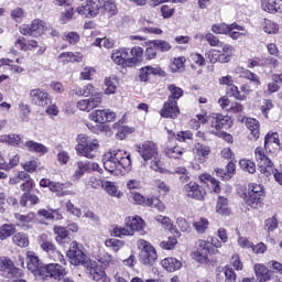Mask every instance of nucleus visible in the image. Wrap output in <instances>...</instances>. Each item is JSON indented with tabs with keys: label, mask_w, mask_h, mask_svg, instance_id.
I'll list each match as a JSON object with an SVG mask.
<instances>
[{
	"label": "nucleus",
	"mask_w": 282,
	"mask_h": 282,
	"mask_svg": "<svg viewBox=\"0 0 282 282\" xmlns=\"http://www.w3.org/2000/svg\"><path fill=\"white\" fill-rule=\"evenodd\" d=\"M29 98L32 102V105H35V107H41L42 109H45L47 105H52L53 98L52 95H50V91L45 88H33L29 93Z\"/></svg>",
	"instance_id": "nucleus-18"
},
{
	"label": "nucleus",
	"mask_w": 282,
	"mask_h": 282,
	"mask_svg": "<svg viewBox=\"0 0 282 282\" xmlns=\"http://www.w3.org/2000/svg\"><path fill=\"white\" fill-rule=\"evenodd\" d=\"M91 171V162H77V170L75 171L73 177L74 180H80L83 175Z\"/></svg>",
	"instance_id": "nucleus-48"
},
{
	"label": "nucleus",
	"mask_w": 282,
	"mask_h": 282,
	"mask_svg": "<svg viewBox=\"0 0 282 282\" xmlns=\"http://www.w3.org/2000/svg\"><path fill=\"white\" fill-rule=\"evenodd\" d=\"M193 226L199 235H204L206 230H208V226H210V221H208V218L200 217L198 220L193 223Z\"/></svg>",
	"instance_id": "nucleus-56"
},
{
	"label": "nucleus",
	"mask_w": 282,
	"mask_h": 282,
	"mask_svg": "<svg viewBox=\"0 0 282 282\" xmlns=\"http://www.w3.org/2000/svg\"><path fill=\"white\" fill-rule=\"evenodd\" d=\"M29 202L31 206L41 204V199L36 196V194H32V192L23 193L20 197V206H22V208H26Z\"/></svg>",
	"instance_id": "nucleus-41"
},
{
	"label": "nucleus",
	"mask_w": 282,
	"mask_h": 282,
	"mask_svg": "<svg viewBox=\"0 0 282 282\" xmlns=\"http://www.w3.org/2000/svg\"><path fill=\"white\" fill-rule=\"evenodd\" d=\"M240 76L256 85V87H259V85H261V79L259 78V75L252 73V70L248 68H241Z\"/></svg>",
	"instance_id": "nucleus-50"
},
{
	"label": "nucleus",
	"mask_w": 282,
	"mask_h": 282,
	"mask_svg": "<svg viewBox=\"0 0 282 282\" xmlns=\"http://www.w3.org/2000/svg\"><path fill=\"white\" fill-rule=\"evenodd\" d=\"M223 272L225 274V282H237V273L230 264H226L223 268Z\"/></svg>",
	"instance_id": "nucleus-60"
},
{
	"label": "nucleus",
	"mask_w": 282,
	"mask_h": 282,
	"mask_svg": "<svg viewBox=\"0 0 282 282\" xmlns=\"http://www.w3.org/2000/svg\"><path fill=\"white\" fill-rule=\"evenodd\" d=\"M144 58V48L141 46H133L131 50L127 47H121L116 50L111 54V61L116 65H119L121 69H129L131 67H137L140 65Z\"/></svg>",
	"instance_id": "nucleus-1"
},
{
	"label": "nucleus",
	"mask_w": 282,
	"mask_h": 282,
	"mask_svg": "<svg viewBox=\"0 0 282 282\" xmlns=\"http://www.w3.org/2000/svg\"><path fill=\"white\" fill-rule=\"evenodd\" d=\"M184 151H185L184 148L176 144V145H173V147H166L164 149V154L170 160H182V158L184 155Z\"/></svg>",
	"instance_id": "nucleus-37"
},
{
	"label": "nucleus",
	"mask_w": 282,
	"mask_h": 282,
	"mask_svg": "<svg viewBox=\"0 0 282 282\" xmlns=\"http://www.w3.org/2000/svg\"><path fill=\"white\" fill-rule=\"evenodd\" d=\"M67 264L48 263L45 265L44 275L41 281H47V279H54V281H63L69 274V270L65 268Z\"/></svg>",
	"instance_id": "nucleus-16"
},
{
	"label": "nucleus",
	"mask_w": 282,
	"mask_h": 282,
	"mask_svg": "<svg viewBox=\"0 0 282 282\" xmlns=\"http://www.w3.org/2000/svg\"><path fill=\"white\" fill-rule=\"evenodd\" d=\"M24 147L30 153H37V155H45L50 151L47 147H45V144L36 142L34 140L26 141L24 143Z\"/></svg>",
	"instance_id": "nucleus-35"
},
{
	"label": "nucleus",
	"mask_w": 282,
	"mask_h": 282,
	"mask_svg": "<svg viewBox=\"0 0 282 282\" xmlns=\"http://www.w3.org/2000/svg\"><path fill=\"white\" fill-rule=\"evenodd\" d=\"M216 176L219 177L223 182H230L235 174L237 173V164L235 162L229 161L225 166V170L221 167L215 169Z\"/></svg>",
	"instance_id": "nucleus-25"
},
{
	"label": "nucleus",
	"mask_w": 282,
	"mask_h": 282,
	"mask_svg": "<svg viewBox=\"0 0 282 282\" xmlns=\"http://www.w3.org/2000/svg\"><path fill=\"white\" fill-rule=\"evenodd\" d=\"M160 12L163 19H171L175 14V7L172 4H163L160 8Z\"/></svg>",
	"instance_id": "nucleus-64"
},
{
	"label": "nucleus",
	"mask_w": 282,
	"mask_h": 282,
	"mask_svg": "<svg viewBox=\"0 0 282 282\" xmlns=\"http://www.w3.org/2000/svg\"><path fill=\"white\" fill-rule=\"evenodd\" d=\"M263 31L265 32V34H278L279 24H276L272 20L264 19Z\"/></svg>",
	"instance_id": "nucleus-62"
},
{
	"label": "nucleus",
	"mask_w": 282,
	"mask_h": 282,
	"mask_svg": "<svg viewBox=\"0 0 282 282\" xmlns=\"http://www.w3.org/2000/svg\"><path fill=\"white\" fill-rule=\"evenodd\" d=\"M100 12L108 17H116V14H118V7H116L113 0H101Z\"/></svg>",
	"instance_id": "nucleus-38"
},
{
	"label": "nucleus",
	"mask_w": 282,
	"mask_h": 282,
	"mask_svg": "<svg viewBox=\"0 0 282 282\" xmlns=\"http://www.w3.org/2000/svg\"><path fill=\"white\" fill-rule=\"evenodd\" d=\"M87 271L89 273V278L93 281H101V282H111V278L107 275V272L105 271V267L101 264H98L96 261H90L87 264Z\"/></svg>",
	"instance_id": "nucleus-21"
},
{
	"label": "nucleus",
	"mask_w": 282,
	"mask_h": 282,
	"mask_svg": "<svg viewBox=\"0 0 282 282\" xmlns=\"http://www.w3.org/2000/svg\"><path fill=\"white\" fill-rule=\"evenodd\" d=\"M107 110H95L89 115L90 120L93 122H97L98 124H105Z\"/></svg>",
	"instance_id": "nucleus-59"
},
{
	"label": "nucleus",
	"mask_w": 282,
	"mask_h": 282,
	"mask_svg": "<svg viewBox=\"0 0 282 282\" xmlns=\"http://www.w3.org/2000/svg\"><path fill=\"white\" fill-rule=\"evenodd\" d=\"M265 151V145L263 148L257 147L254 150V159L260 174L264 177H271L272 173H274V163H272V160H270Z\"/></svg>",
	"instance_id": "nucleus-9"
},
{
	"label": "nucleus",
	"mask_w": 282,
	"mask_h": 282,
	"mask_svg": "<svg viewBox=\"0 0 282 282\" xmlns=\"http://www.w3.org/2000/svg\"><path fill=\"white\" fill-rule=\"evenodd\" d=\"M48 191L54 193L56 197H65L66 195H69V192L67 191V184L61 182L53 181Z\"/></svg>",
	"instance_id": "nucleus-43"
},
{
	"label": "nucleus",
	"mask_w": 282,
	"mask_h": 282,
	"mask_svg": "<svg viewBox=\"0 0 282 282\" xmlns=\"http://www.w3.org/2000/svg\"><path fill=\"white\" fill-rule=\"evenodd\" d=\"M105 94L107 96H111L113 94H116L117 89H118V78L117 77H106L105 78Z\"/></svg>",
	"instance_id": "nucleus-47"
},
{
	"label": "nucleus",
	"mask_w": 282,
	"mask_h": 282,
	"mask_svg": "<svg viewBox=\"0 0 282 282\" xmlns=\"http://www.w3.org/2000/svg\"><path fill=\"white\" fill-rule=\"evenodd\" d=\"M227 94L235 98V100L243 101L246 100V95H241V91L239 90V87L237 85L231 84L227 90Z\"/></svg>",
	"instance_id": "nucleus-63"
},
{
	"label": "nucleus",
	"mask_w": 282,
	"mask_h": 282,
	"mask_svg": "<svg viewBox=\"0 0 282 282\" xmlns=\"http://www.w3.org/2000/svg\"><path fill=\"white\" fill-rule=\"evenodd\" d=\"M183 194L187 199H194V202H206L208 192L206 187L198 184L196 181H189L183 186Z\"/></svg>",
	"instance_id": "nucleus-14"
},
{
	"label": "nucleus",
	"mask_w": 282,
	"mask_h": 282,
	"mask_svg": "<svg viewBox=\"0 0 282 282\" xmlns=\"http://www.w3.org/2000/svg\"><path fill=\"white\" fill-rule=\"evenodd\" d=\"M140 253H139V261L143 265H153L155 261H158V251H155V247L151 245V242L140 239L137 243Z\"/></svg>",
	"instance_id": "nucleus-10"
},
{
	"label": "nucleus",
	"mask_w": 282,
	"mask_h": 282,
	"mask_svg": "<svg viewBox=\"0 0 282 282\" xmlns=\"http://www.w3.org/2000/svg\"><path fill=\"white\" fill-rule=\"evenodd\" d=\"M14 217L18 221V226L20 228H25L26 230H30V228H32V224L36 221V213L34 212H29L26 215L14 214Z\"/></svg>",
	"instance_id": "nucleus-30"
},
{
	"label": "nucleus",
	"mask_w": 282,
	"mask_h": 282,
	"mask_svg": "<svg viewBox=\"0 0 282 282\" xmlns=\"http://www.w3.org/2000/svg\"><path fill=\"white\" fill-rule=\"evenodd\" d=\"M126 226L129 230H132V237L135 232H142L147 228V223L140 216H130L126 218Z\"/></svg>",
	"instance_id": "nucleus-28"
},
{
	"label": "nucleus",
	"mask_w": 282,
	"mask_h": 282,
	"mask_svg": "<svg viewBox=\"0 0 282 282\" xmlns=\"http://www.w3.org/2000/svg\"><path fill=\"white\" fill-rule=\"evenodd\" d=\"M151 76H166V72L162 69V67H153L151 65L143 66L139 69V80L140 83H149L151 80Z\"/></svg>",
	"instance_id": "nucleus-23"
},
{
	"label": "nucleus",
	"mask_w": 282,
	"mask_h": 282,
	"mask_svg": "<svg viewBox=\"0 0 282 282\" xmlns=\"http://www.w3.org/2000/svg\"><path fill=\"white\" fill-rule=\"evenodd\" d=\"M239 166L241 171L250 173V175H254V173H257V163L250 159H241L239 161Z\"/></svg>",
	"instance_id": "nucleus-51"
},
{
	"label": "nucleus",
	"mask_w": 282,
	"mask_h": 282,
	"mask_svg": "<svg viewBox=\"0 0 282 282\" xmlns=\"http://www.w3.org/2000/svg\"><path fill=\"white\" fill-rule=\"evenodd\" d=\"M171 236L167 237V240H163L160 242V248L162 250H175V246H177V239L182 237V234L177 228H170Z\"/></svg>",
	"instance_id": "nucleus-29"
},
{
	"label": "nucleus",
	"mask_w": 282,
	"mask_h": 282,
	"mask_svg": "<svg viewBox=\"0 0 282 282\" xmlns=\"http://www.w3.org/2000/svg\"><path fill=\"white\" fill-rule=\"evenodd\" d=\"M161 118H167L170 120H177L181 111L180 106L177 105V101H173L171 99H167L161 110L159 111Z\"/></svg>",
	"instance_id": "nucleus-22"
},
{
	"label": "nucleus",
	"mask_w": 282,
	"mask_h": 282,
	"mask_svg": "<svg viewBox=\"0 0 282 282\" xmlns=\"http://www.w3.org/2000/svg\"><path fill=\"white\" fill-rule=\"evenodd\" d=\"M167 91L170 94L167 97V100L177 102L180 98L184 97V89H182L180 86L175 84L167 85Z\"/></svg>",
	"instance_id": "nucleus-42"
},
{
	"label": "nucleus",
	"mask_w": 282,
	"mask_h": 282,
	"mask_svg": "<svg viewBox=\"0 0 282 282\" xmlns=\"http://www.w3.org/2000/svg\"><path fill=\"white\" fill-rule=\"evenodd\" d=\"M19 200L14 196H9L6 192H0V214L6 213V206H17Z\"/></svg>",
	"instance_id": "nucleus-40"
},
{
	"label": "nucleus",
	"mask_w": 282,
	"mask_h": 282,
	"mask_svg": "<svg viewBox=\"0 0 282 282\" xmlns=\"http://www.w3.org/2000/svg\"><path fill=\"white\" fill-rule=\"evenodd\" d=\"M196 155H198V162L200 164H204L206 160H208V156L210 155V147L203 144V143H196L195 145Z\"/></svg>",
	"instance_id": "nucleus-44"
},
{
	"label": "nucleus",
	"mask_w": 282,
	"mask_h": 282,
	"mask_svg": "<svg viewBox=\"0 0 282 282\" xmlns=\"http://www.w3.org/2000/svg\"><path fill=\"white\" fill-rule=\"evenodd\" d=\"M19 32L22 36H32V39H41L45 36L47 32V22L39 18L31 21L29 24H21L19 26Z\"/></svg>",
	"instance_id": "nucleus-7"
},
{
	"label": "nucleus",
	"mask_w": 282,
	"mask_h": 282,
	"mask_svg": "<svg viewBox=\"0 0 282 282\" xmlns=\"http://www.w3.org/2000/svg\"><path fill=\"white\" fill-rule=\"evenodd\" d=\"M106 248H111L113 252H120L124 248V241L116 238H108L105 241Z\"/></svg>",
	"instance_id": "nucleus-55"
},
{
	"label": "nucleus",
	"mask_w": 282,
	"mask_h": 282,
	"mask_svg": "<svg viewBox=\"0 0 282 282\" xmlns=\"http://www.w3.org/2000/svg\"><path fill=\"white\" fill-rule=\"evenodd\" d=\"M145 208H154L159 213H164L166 210V205L160 199V196H149Z\"/></svg>",
	"instance_id": "nucleus-39"
},
{
	"label": "nucleus",
	"mask_w": 282,
	"mask_h": 282,
	"mask_svg": "<svg viewBox=\"0 0 282 282\" xmlns=\"http://www.w3.org/2000/svg\"><path fill=\"white\" fill-rule=\"evenodd\" d=\"M110 235L111 237H118L119 239H122V237H133L132 230H130L127 227H120V226H115Z\"/></svg>",
	"instance_id": "nucleus-57"
},
{
	"label": "nucleus",
	"mask_w": 282,
	"mask_h": 282,
	"mask_svg": "<svg viewBox=\"0 0 282 282\" xmlns=\"http://www.w3.org/2000/svg\"><path fill=\"white\" fill-rule=\"evenodd\" d=\"M14 47L19 50V52H34L36 51V56H43L45 52H47V46L46 45H39V41L35 39H25V36H18V39L14 42Z\"/></svg>",
	"instance_id": "nucleus-13"
},
{
	"label": "nucleus",
	"mask_w": 282,
	"mask_h": 282,
	"mask_svg": "<svg viewBox=\"0 0 282 282\" xmlns=\"http://www.w3.org/2000/svg\"><path fill=\"white\" fill-rule=\"evenodd\" d=\"M37 243L42 250V252L46 253L47 259L50 261H54L55 263H62V265H67V260H65V256L58 250L54 240L50 238L46 234H42L37 237Z\"/></svg>",
	"instance_id": "nucleus-5"
},
{
	"label": "nucleus",
	"mask_w": 282,
	"mask_h": 282,
	"mask_svg": "<svg viewBox=\"0 0 282 282\" xmlns=\"http://www.w3.org/2000/svg\"><path fill=\"white\" fill-rule=\"evenodd\" d=\"M260 8L263 12L269 14H276L282 12V3L279 0H260Z\"/></svg>",
	"instance_id": "nucleus-32"
},
{
	"label": "nucleus",
	"mask_w": 282,
	"mask_h": 282,
	"mask_svg": "<svg viewBox=\"0 0 282 282\" xmlns=\"http://www.w3.org/2000/svg\"><path fill=\"white\" fill-rule=\"evenodd\" d=\"M279 228V218L276 215H273L271 218L264 220V230L270 235V232H274Z\"/></svg>",
	"instance_id": "nucleus-58"
},
{
	"label": "nucleus",
	"mask_w": 282,
	"mask_h": 282,
	"mask_svg": "<svg viewBox=\"0 0 282 282\" xmlns=\"http://www.w3.org/2000/svg\"><path fill=\"white\" fill-rule=\"evenodd\" d=\"M0 276L4 279H23L25 272L14 265V261L9 257H0Z\"/></svg>",
	"instance_id": "nucleus-12"
},
{
	"label": "nucleus",
	"mask_w": 282,
	"mask_h": 282,
	"mask_svg": "<svg viewBox=\"0 0 282 282\" xmlns=\"http://www.w3.org/2000/svg\"><path fill=\"white\" fill-rule=\"evenodd\" d=\"M12 242L14 246H18V248H28V246H30V237H28L25 232H17L13 234Z\"/></svg>",
	"instance_id": "nucleus-46"
},
{
	"label": "nucleus",
	"mask_w": 282,
	"mask_h": 282,
	"mask_svg": "<svg viewBox=\"0 0 282 282\" xmlns=\"http://www.w3.org/2000/svg\"><path fill=\"white\" fill-rule=\"evenodd\" d=\"M104 169L110 175H119L120 169H123L124 173H129L132 169L131 154L120 149L111 151L109 159L104 161Z\"/></svg>",
	"instance_id": "nucleus-2"
},
{
	"label": "nucleus",
	"mask_w": 282,
	"mask_h": 282,
	"mask_svg": "<svg viewBox=\"0 0 282 282\" xmlns=\"http://www.w3.org/2000/svg\"><path fill=\"white\" fill-rule=\"evenodd\" d=\"M230 30H238V32H243L246 28L243 25H239L237 22H234L231 24L217 23L212 25V32L214 34H225L226 36H228Z\"/></svg>",
	"instance_id": "nucleus-27"
},
{
	"label": "nucleus",
	"mask_w": 282,
	"mask_h": 282,
	"mask_svg": "<svg viewBox=\"0 0 282 282\" xmlns=\"http://www.w3.org/2000/svg\"><path fill=\"white\" fill-rule=\"evenodd\" d=\"M199 250L192 252V259L197 263H210L208 254H219L221 241L217 237H208L207 240H200Z\"/></svg>",
	"instance_id": "nucleus-4"
},
{
	"label": "nucleus",
	"mask_w": 282,
	"mask_h": 282,
	"mask_svg": "<svg viewBox=\"0 0 282 282\" xmlns=\"http://www.w3.org/2000/svg\"><path fill=\"white\" fill-rule=\"evenodd\" d=\"M98 149H100V143L97 139H91L87 134L77 135L75 150L77 151V155H80V158L94 160V158H96L95 153Z\"/></svg>",
	"instance_id": "nucleus-6"
},
{
	"label": "nucleus",
	"mask_w": 282,
	"mask_h": 282,
	"mask_svg": "<svg viewBox=\"0 0 282 282\" xmlns=\"http://www.w3.org/2000/svg\"><path fill=\"white\" fill-rule=\"evenodd\" d=\"M238 121L247 127L253 140H259L261 135V123L259 120L250 117H240Z\"/></svg>",
	"instance_id": "nucleus-24"
},
{
	"label": "nucleus",
	"mask_w": 282,
	"mask_h": 282,
	"mask_svg": "<svg viewBox=\"0 0 282 282\" xmlns=\"http://www.w3.org/2000/svg\"><path fill=\"white\" fill-rule=\"evenodd\" d=\"M253 272L258 282L272 281V271H270V269L262 263H256L253 267Z\"/></svg>",
	"instance_id": "nucleus-31"
},
{
	"label": "nucleus",
	"mask_w": 282,
	"mask_h": 282,
	"mask_svg": "<svg viewBox=\"0 0 282 282\" xmlns=\"http://www.w3.org/2000/svg\"><path fill=\"white\" fill-rule=\"evenodd\" d=\"M100 8H102V0H88L86 1V6L82 4L77 7L75 12L86 19H94V17L100 14Z\"/></svg>",
	"instance_id": "nucleus-19"
},
{
	"label": "nucleus",
	"mask_w": 282,
	"mask_h": 282,
	"mask_svg": "<svg viewBox=\"0 0 282 282\" xmlns=\"http://www.w3.org/2000/svg\"><path fill=\"white\" fill-rule=\"evenodd\" d=\"M209 127L214 129L212 133H220L221 131H228L232 129L235 120L229 115H224L221 112H210L208 115Z\"/></svg>",
	"instance_id": "nucleus-8"
},
{
	"label": "nucleus",
	"mask_w": 282,
	"mask_h": 282,
	"mask_svg": "<svg viewBox=\"0 0 282 282\" xmlns=\"http://www.w3.org/2000/svg\"><path fill=\"white\" fill-rule=\"evenodd\" d=\"M45 265L36 252L26 251V268L35 279L41 280L45 275Z\"/></svg>",
	"instance_id": "nucleus-15"
},
{
	"label": "nucleus",
	"mask_w": 282,
	"mask_h": 282,
	"mask_svg": "<svg viewBox=\"0 0 282 282\" xmlns=\"http://www.w3.org/2000/svg\"><path fill=\"white\" fill-rule=\"evenodd\" d=\"M198 182H200V184H204L205 186L210 184L212 193H215L216 195H219V193H221V182L215 178V176L210 175V173H200L198 175Z\"/></svg>",
	"instance_id": "nucleus-26"
},
{
	"label": "nucleus",
	"mask_w": 282,
	"mask_h": 282,
	"mask_svg": "<svg viewBox=\"0 0 282 282\" xmlns=\"http://www.w3.org/2000/svg\"><path fill=\"white\" fill-rule=\"evenodd\" d=\"M88 105L90 107V111H94V109L102 106V94L97 93L93 95L90 98H88Z\"/></svg>",
	"instance_id": "nucleus-61"
},
{
	"label": "nucleus",
	"mask_w": 282,
	"mask_h": 282,
	"mask_svg": "<svg viewBox=\"0 0 282 282\" xmlns=\"http://www.w3.org/2000/svg\"><path fill=\"white\" fill-rule=\"evenodd\" d=\"M189 63L192 69H195L196 67H204V65H206V58L199 53H191Z\"/></svg>",
	"instance_id": "nucleus-53"
},
{
	"label": "nucleus",
	"mask_w": 282,
	"mask_h": 282,
	"mask_svg": "<svg viewBox=\"0 0 282 282\" xmlns=\"http://www.w3.org/2000/svg\"><path fill=\"white\" fill-rule=\"evenodd\" d=\"M53 232L55 235V241L58 246H65L69 241V230L64 226H54Z\"/></svg>",
	"instance_id": "nucleus-33"
},
{
	"label": "nucleus",
	"mask_w": 282,
	"mask_h": 282,
	"mask_svg": "<svg viewBox=\"0 0 282 282\" xmlns=\"http://www.w3.org/2000/svg\"><path fill=\"white\" fill-rule=\"evenodd\" d=\"M161 265L167 272H177V270H182V261L176 258H165L161 261Z\"/></svg>",
	"instance_id": "nucleus-36"
},
{
	"label": "nucleus",
	"mask_w": 282,
	"mask_h": 282,
	"mask_svg": "<svg viewBox=\"0 0 282 282\" xmlns=\"http://www.w3.org/2000/svg\"><path fill=\"white\" fill-rule=\"evenodd\" d=\"M216 213L221 215V217H230L232 215V209L228 207V198L226 196H218L216 202Z\"/></svg>",
	"instance_id": "nucleus-34"
},
{
	"label": "nucleus",
	"mask_w": 282,
	"mask_h": 282,
	"mask_svg": "<svg viewBox=\"0 0 282 282\" xmlns=\"http://www.w3.org/2000/svg\"><path fill=\"white\" fill-rule=\"evenodd\" d=\"M246 206L252 208V210H259L263 208V202H265V187L259 183H249L240 194Z\"/></svg>",
	"instance_id": "nucleus-3"
},
{
	"label": "nucleus",
	"mask_w": 282,
	"mask_h": 282,
	"mask_svg": "<svg viewBox=\"0 0 282 282\" xmlns=\"http://www.w3.org/2000/svg\"><path fill=\"white\" fill-rule=\"evenodd\" d=\"M21 166L26 173H36L37 171H41L43 169L39 167L41 166V162H39L37 160L26 161L24 163H21Z\"/></svg>",
	"instance_id": "nucleus-54"
},
{
	"label": "nucleus",
	"mask_w": 282,
	"mask_h": 282,
	"mask_svg": "<svg viewBox=\"0 0 282 282\" xmlns=\"http://www.w3.org/2000/svg\"><path fill=\"white\" fill-rule=\"evenodd\" d=\"M145 58L147 61H155L158 58V52L164 54L171 52L173 46L166 40H149L145 42Z\"/></svg>",
	"instance_id": "nucleus-11"
},
{
	"label": "nucleus",
	"mask_w": 282,
	"mask_h": 282,
	"mask_svg": "<svg viewBox=\"0 0 282 282\" xmlns=\"http://www.w3.org/2000/svg\"><path fill=\"white\" fill-rule=\"evenodd\" d=\"M67 257L72 265H85L87 263V254L80 248H78V242L73 241L67 251Z\"/></svg>",
	"instance_id": "nucleus-20"
},
{
	"label": "nucleus",
	"mask_w": 282,
	"mask_h": 282,
	"mask_svg": "<svg viewBox=\"0 0 282 282\" xmlns=\"http://www.w3.org/2000/svg\"><path fill=\"white\" fill-rule=\"evenodd\" d=\"M137 151L144 162H149V160H158V158H160V148H158V143L151 140L139 143L137 145Z\"/></svg>",
	"instance_id": "nucleus-17"
},
{
	"label": "nucleus",
	"mask_w": 282,
	"mask_h": 282,
	"mask_svg": "<svg viewBox=\"0 0 282 282\" xmlns=\"http://www.w3.org/2000/svg\"><path fill=\"white\" fill-rule=\"evenodd\" d=\"M276 144V147H281V139L279 138V132H268L264 137V149L268 151L270 149V144Z\"/></svg>",
	"instance_id": "nucleus-52"
},
{
	"label": "nucleus",
	"mask_w": 282,
	"mask_h": 282,
	"mask_svg": "<svg viewBox=\"0 0 282 282\" xmlns=\"http://www.w3.org/2000/svg\"><path fill=\"white\" fill-rule=\"evenodd\" d=\"M17 234V225L13 224H3L0 226V241H6L10 239L13 235Z\"/></svg>",
	"instance_id": "nucleus-45"
},
{
	"label": "nucleus",
	"mask_w": 282,
	"mask_h": 282,
	"mask_svg": "<svg viewBox=\"0 0 282 282\" xmlns=\"http://www.w3.org/2000/svg\"><path fill=\"white\" fill-rule=\"evenodd\" d=\"M62 41L72 46L77 45L80 43V34L76 31L65 32L62 36Z\"/></svg>",
	"instance_id": "nucleus-49"
}]
</instances>
